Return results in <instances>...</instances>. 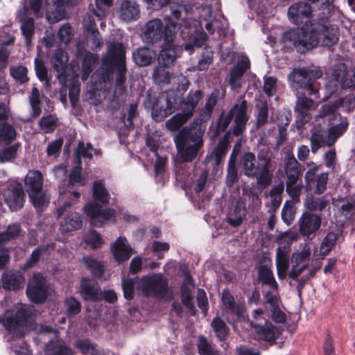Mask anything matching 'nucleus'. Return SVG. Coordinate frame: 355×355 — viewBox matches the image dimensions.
Here are the masks:
<instances>
[{
    "mask_svg": "<svg viewBox=\"0 0 355 355\" xmlns=\"http://www.w3.org/2000/svg\"><path fill=\"white\" fill-rule=\"evenodd\" d=\"M321 217L318 215L305 212L299 220L300 232L306 237L314 234L321 225Z\"/></svg>",
    "mask_w": 355,
    "mask_h": 355,
    "instance_id": "obj_25",
    "label": "nucleus"
},
{
    "mask_svg": "<svg viewBox=\"0 0 355 355\" xmlns=\"http://www.w3.org/2000/svg\"><path fill=\"white\" fill-rule=\"evenodd\" d=\"M212 112V110L204 107L199 117L189 126L182 128L175 136V146L184 159L191 160L198 155L203 146L202 137L205 130L203 123L211 118Z\"/></svg>",
    "mask_w": 355,
    "mask_h": 355,
    "instance_id": "obj_1",
    "label": "nucleus"
},
{
    "mask_svg": "<svg viewBox=\"0 0 355 355\" xmlns=\"http://www.w3.org/2000/svg\"><path fill=\"white\" fill-rule=\"evenodd\" d=\"M83 261L94 277L100 278L103 276V266L99 261L87 256L84 257Z\"/></svg>",
    "mask_w": 355,
    "mask_h": 355,
    "instance_id": "obj_54",
    "label": "nucleus"
},
{
    "mask_svg": "<svg viewBox=\"0 0 355 355\" xmlns=\"http://www.w3.org/2000/svg\"><path fill=\"white\" fill-rule=\"evenodd\" d=\"M245 209L240 206H236L227 214L226 221L230 225L236 227L241 225L243 220L245 218Z\"/></svg>",
    "mask_w": 355,
    "mask_h": 355,
    "instance_id": "obj_48",
    "label": "nucleus"
},
{
    "mask_svg": "<svg viewBox=\"0 0 355 355\" xmlns=\"http://www.w3.org/2000/svg\"><path fill=\"white\" fill-rule=\"evenodd\" d=\"M270 162L265 159L260 171L257 172V184L261 189H264L270 185L272 180V173L270 169Z\"/></svg>",
    "mask_w": 355,
    "mask_h": 355,
    "instance_id": "obj_42",
    "label": "nucleus"
},
{
    "mask_svg": "<svg viewBox=\"0 0 355 355\" xmlns=\"http://www.w3.org/2000/svg\"><path fill=\"white\" fill-rule=\"evenodd\" d=\"M169 5L171 15L175 19L180 21L182 17L187 16L189 10L185 5L183 4V0H153V7H163Z\"/></svg>",
    "mask_w": 355,
    "mask_h": 355,
    "instance_id": "obj_27",
    "label": "nucleus"
},
{
    "mask_svg": "<svg viewBox=\"0 0 355 355\" xmlns=\"http://www.w3.org/2000/svg\"><path fill=\"white\" fill-rule=\"evenodd\" d=\"M3 196L11 210H17L24 205L25 193L21 182L9 180L3 191Z\"/></svg>",
    "mask_w": 355,
    "mask_h": 355,
    "instance_id": "obj_15",
    "label": "nucleus"
},
{
    "mask_svg": "<svg viewBox=\"0 0 355 355\" xmlns=\"http://www.w3.org/2000/svg\"><path fill=\"white\" fill-rule=\"evenodd\" d=\"M68 56L67 52L61 49H57L51 58V63L55 71L58 72V78L65 76L67 69Z\"/></svg>",
    "mask_w": 355,
    "mask_h": 355,
    "instance_id": "obj_35",
    "label": "nucleus"
},
{
    "mask_svg": "<svg viewBox=\"0 0 355 355\" xmlns=\"http://www.w3.org/2000/svg\"><path fill=\"white\" fill-rule=\"evenodd\" d=\"M155 57V53L148 47L138 48L132 52V59L140 67L149 65Z\"/></svg>",
    "mask_w": 355,
    "mask_h": 355,
    "instance_id": "obj_37",
    "label": "nucleus"
},
{
    "mask_svg": "<svg viewBox=\"0 0 355 355\" xmlns=\"http://www.w3.org/2000/svg\"><path fill=\"white\" fill-rule=\"evenodd\" d=\"M2 282L5 289L14 291L21 287L25 278L20 271L9 270L3 273Z\"/></svg>",
    "mask_w": 355,
    "mask_h": 355,
    "instance_id": "obj_31",
    "label": "nucleus"
},
{
    "mask_svg": "<svg viewBox=\"0 0 355 355\" xmlns=\"http://www.w3.org/2000/svg\"><path fill=\"white\" fill-rule=\"evenodd\" d=\"M113 69H116V86L121 90H125V83L126 80V65H119L108 67V71H112Z\"/></svg>",
    "mask_w": 355,
    "mask_h": 355,
    "instance_id": "obj_60",
    "label": "nucleus"
},
{
    "mask_svg": "<svg viewBox=\"0 0 355 355\" xmlns=\"http://www.w3.org/2000/svg\"><path fill=\"white\" fill-rule=\"evenodd\" d=\"M329 204V200L324 197H314L313 196L307 198L306 205L309 210L312 211H322Z\"/></svg>",
    "mask_w": 355,
    "mask_h": 355,
    "instance_id": "obj_52",
    "label": "nucleus"
},
{
    "mask_svg": "<svg viewBox=\"0 0 355 355\" xmlns=\"http://www.w3.org/2000/svg\"><path fill=\"white\" fill-rule=\"evenodd\" d=\"M202 96L203 94L200 89H191L178 103V110H181V112L175 114L166 121L165 125L167 130L179 132L182 125L193 116L198 102Z\"/></svg>",
    "mask_w": 355,
    "mask_h": 355,
    "instance_id": "obj_6",
    "label": "nucleus"
},
{
    "mask_svg": "<svg viewBox=\"0 0 355 355\" xmlns=\"http://www.w3.org/2000/svg\"><path fill=\"white\" fill-rule=\"evenodd\" d=\"M241 164L244 174L252 178L257 176L259 168L255 155L252 153H245L241 158Z\"/></svg>",
    "mask_w": 355,
    "mask_h": 355,
    "instance_id": "obj_41",
    "label": "nucleus"
},
{
    "mask_svg": "<svg viewBox=\"0 0 355 355\" xmlns=\"http://www.w3.org/2000/svg\"><path fill=\"white\" fill-rule=\"evenodd\" d=\"M103 65L107 67L125 64V54L121 43L110 44L107 54L102 60Z\"/></svg>",
    "mask_w": 355,
    "mask_h": 355,
    "instance_id": "obj_24",
    "label": "nucleus"
},
{
    "mask_svg": "<svg viewBox=\"0 0 355 355\" xmlns=\"http://www.w3.org/2000/svg\"><path fill=\"white\" fill-rule=\"evenodd\" d=\"M65 314L73 317L78 314L82 308L80 302L74 297H70L64 300Z\"/></svg>",
    "mask_w": 355,
    "mask_h": 355,
    "instance_id": "obj_56",
    "label": "nucleus"
},
{
    "mask_svg": "<svg viewBox=\"0 0 355 355\" xmlns=\"http://www.w3.org/2000/svg\"><path fill=\"white\" fill-rule=\"evenodd\" d=\"M94 198L101 202L99 205L96 202H89L85 205L84 211L90 218L93 226L101 227L107 223H115L116 211L113 209L107 208L102 209V206H105L109 202L110 194L101 180H96L93 184Z\"/></svg>",
    "mask_w": 355,
    "mask_h": 355,
    "instance_id": "obj_4",
    "label": "nucleus"
},
{
    "mask_svg": "<svg viewBox=\"0 0 355 355\" xmlns=\"http://www.w3.org/2000/svg\"><path fill=\"white\" fill-rule=\"evenodd\" d=\"M85 241L93 249L101 248L103 243L101 234L95 230H91L85 236Z\"/></svg>",
    "mask_w": 355,
    "mask_h": 355,
    "instance_id": "obj_63",
    "label": "nucleus"
},
{
    "mask_svg": "<svg viewBox=\"0 0 355 355\" xmlns=\"http://www.w3.org/2000/svg\"><path fill=\"white\" fill-rule=\"evenodd\" d=\"M337 32L338 28L326 26H322L318 33L312 28L310 33H303L299 43L306 49L316 46L319 42H321L322 45L330 47L338 40Z\"/></svg>",
    "mask_w": 355,
    "mask_h": 355,
    "instance_id": "obj_8",
    "label": "nucleus"
},
{
    "mask_svg": "<svg viewBox=\"0 0 355 355\" xmlns=\"http://www.w3.org/2000/svg\"><path fill=\"white\" fill-rule=\"evenodd\" d=\"M322 74V71L320 67L295 69L292 73H290V80H292L301 88L306 90L308 94L315 95L318 93V89L315 87L314 82Z\"/></svg>",
    "mask_w": 355,
    "mask_h": 355,
    "instance_id": "obj_10",
    "label": "nucleus"
},
{
    "mask_svg": "<svg viewBox=\"0 0 355 355\" xmlns=\"http://www.w3.org/2000/svg\"><path fill=\"white\" fill-rule=\"evenodd\" d=\"M264 301L266 306H269L272 320L277 323L284 322L286 319V315L285 313L280 309L278 295L266 298Z\"/></svg>",
    "mask_w": 355,
    "mask_h": 355,
    "instance_id": "obj_40",
    "label": "nucleus"
},
{
    "mask_svg": "<svg viewBox=\"0 0 355 355\" xmlns=\"http://www.w3.org/2000/svg\"><path fill=\"white\" fill-rule=\"evenodd\" d=\"M48 6V0H29L28 6H24L21 12L26 15L31 12L35 16L41 17L44 12H49Z\"/></svg>",
    "mask_w": 355,
    "mask_h": 355,
    "instance_id": "obj_44",
    "label": "nucleus"
},
{
    "mask_svg": "<svg viewBox=\"0 0 355 355\" xmlns=\"http://www.w3.org/2000/svg\"><path fill=\"white\" fill-rule=\"evenodd\" d=\"M164 19L166 21L165 25L159 18L150 19L144 24L141 33L144 42L155 44L163 40L164 42H172L178 30L183 26H187L185 17L178 21L173 17L166 15Z\"/></svg>",
    "mask_w": 355,
    "mask_h": 355,
    "instance_id": "obj_2",
    "label": "nucleus"
},
{
    "mask_svg": "<svg viewBox=\"0 0 355 355\" xmlns=\"http://www.w3.org/2000/svg\"><path fill=\"white\" fill-rule=\"evenodd\" d=\"M74 347L78 349L84 355H99V351L96 348V345L87 338L76 340Z\"/></svg>",
    "mask_w": 355,
    "mask_h": 355,
    "instance_id": "obj_50",
    "label": "nucleus"
},
{
    "mask_svg": "<svg viewBox=\"0 0 355 355\" xmlns=\"http://www.w3.org/2000/svg\"><path fill=\"white\" fill-rule=\"evenodd\" d=\"M325 132L318 130L314 132L311 136V148L313 153H316L322 146H325Z\"/></svg>",
    "mask_w": 355,
    "mask_h": 355,
    "instance_id": "obj_59",
    "label": "nucleus"
},
{
    "mask_svg": "<svg viewBox=\"0 0 355 355\" xmlns=\"http://www.w3.org/2000/svg\"><path fill=\"white\" fill-rule=\"evenodd\" d=\"M43 175L38 170L29 171L25 178V186L35 208L43 211L49 203V197L43 191Z\"/></svg>",
    "mask_w": 355,
    "mask_h": 355,
    "instance_id": "obj_7",
    "label": "nucleus"
},
{
    "mask_svg": "<svg viewBox=\"0 0 355 355\" xmlns=\"http://www.w3.org/2000/svg\"><path fill=\"white\" fill-rule=\"evenodd\" d=\"M271 259L263 258L258 267V282L261 284L263 299L278 295V284L275 279Z\"/></svg>",
    "mask_w": 355,
    "mask_h": 355,
    "instance_id": "obj_11",
    "label": "nucleus"
},
{
    "mask_svg": "<svg viewBox=\"0 0 355 355\" xmlns=\"http://www.w3.org/2000/svg\"><path fill=\"white\" fill-rule=\"evenodd\" d=\"M38 126L43 133H52L58 126V119L55 114L43 116L38 122Z\"/></svg>",
    "mask_w": 355,
    "mask_h": 355,
    "instance_id": "obj_45",
    "label": "nucleus"
},
{
    "mask_svg": "<svg viewBox=\"0 0 355 355\" xmlns=\"http://www.w3.org/2000/svg\"><path fill=\"white\" fill-rule=\"evenodd\" d=\"M221 300L224 309L226 311L237 316H240L242 314L243 306L236 302L234 296L229 289L225 288L223 290Z\"/></svg>",
    "mask_w": 355,
    "mask_h": 355,
    "instance_id": "obj_34",
    "label": "nucleus"
},
{
    "mask_svg": "<svg viewBox=\"0 0 355 355\" xmlns=\"http://www.w3.org/2000/svg\"><path fill=\"white\" fill-rule=\"evenodd\" d=\"M46 355H72V349L62 340H50L44 348Z\"/></svg>",
    "mask_w": 355,
    "mask_h": 355,
    "instance_id": "obj_39",
    "label": "nucleus"
},
{
    "mask_svg": "<svg viewBox=\"0 0 355 355\" xmlns=\"http://www.w3.org/2000/svg\"><path fill=\"white\" fill-rule=\"evenodd\" d=\"M256 338L269 343H275L281 334V331L268 321L266 320L264 325L253 324Z\"/></svg>",
    "mask_w": 355,
    "mask_h": 355,
    "instance_id": "obj_23",
    "label": "nucleus"
},
{
    "mask_svg": "<svg viewBox=\"0 0 355 355\" xmlns=\"http://www.w3.org/2000/svg\"><path fill=\"white\" fill-rule=\"evenodd\" d=\"M78 292L85 301L98 302L103 300L101 288L98 282L92 279L83 277Z\"/></svg>",
    "mask_w": 355,
    "mask_h": 355,
    "instance_id": "obj_20",
    "label": "nucleus"
},
{
    "mask_svg": "<svg viewBox=\"0 0 355 355\" xmlns=\"http://www.w3.org/2000/svg\"><path fill=\"white\" fill-rule=\"evenodd\" d=\"M119 17L128 23L138 20L140 17L139 5L133 1H123L119 10Z\"/></svg>",
    "mask_w": 355,
    "mask_h": 355,
    "instance_id": "obj_29",
    "label": "nucleus"
},
{
    "mask_svg": "<svg viewBox=\"0 0 355 355\" xmlns=\"http://www.w3.org/2000/svg\"><path fill=\"white\" fill-rule=\"evenodd\" d=\"M19 144H15L0 150V162L5 163L14 159L16 157Z\"/></svg>",
    "mask_w": 355,
    "mask_h": 355,
    "instance_id": "obj_61",
    "label": "nucleus"
},
{
    "mask_svg": "<svg viewBox=\"0 0 355 355\" xmlns=\"http://www.w3.org/2000/svg\"><path fill=\"white\" fill-rule=\"evenodd\" d=\"M26 294L32 302L41 304L45 302L48 296L46 278L40 273H34L28 283Z\"/></svg>",
    "mask_w": 355,
    "mask_h": 355,
    "instance_id": "obj_16",
    "label": "nucleus"
},
{
    "mask_svg": "<svg viewBox=\"0 0 355 355\" xmlns=\"http://www.w3.org/2000/svg\"><path fill=\"white\" fill-rule=\"evenodd\" d=\"M80 197L77 191H63L58 198L59 207L57 209L58 218L64 216L60 224V230L62 233L80 229L83 225V216L76 211H71V207L76 204Z\"/></svg>",
    "mask_w": 355,
    "mask_h": 355,
    "instance_id": "obj_5",
    "label": "nucleus"
},
{
    "mask_svg": "<svg viewBox=\"0 0 355 355\" xmlns=\"http://www.w3.org/2000/svg\"><path fill=\"white\" fill-rule=\"evenodd\" d=\"M338 238V234L333 232H329L324 238L320 245V255L324 257L329 254L335 246Z\"/></svg>",
    "mask_w": 355,
    "mask_h": 355,
    "instance_id": "obj_51",
    "label": "nucleus"
},
{
    "mask_svg": "<svg viewBox=\"0 0 355 355\" xmlns=\"http://www.w3.org/2000/svg\"><path fill=\"white\" fill-rule=\"evenodd\" d=\"M304 168L290 155V198L294 202L299 200L303 189L302 175Z\"/></svg>",
    "mask_w": 355,
    "mask_h": 355,
    "instance_id": "obj_17",
    "label": "nucleus"
},
{
    "mask_svg": "<svg viewBox=\"0 0 355 355\" xmlns=\"http://www.w3.org/2000/svg\"><path fill=\"white\" fill-rule=\"evenodd\" d=\"M113 1L114 0H96V8L94 9V14L100 19L104 17L109 8L112 6Z\"/></svg>",
    "mask_w": 355,
    "mask_h": 355,
    "instance_id": "obj_62",
    "label": "nucleus"
},
{
    "mask_svg": "<svg viewBox=\"0 0 355 355\" xmlns=\"http://www.w3.org/2000/svg\"><path fill=\"white\" fill-rule=\"evenodd\" d=\"M139 286L146 297L164 298L168 293V282L160 273L143 276L139 281Z\"/></svg>",
    "mask_w": 355,
    "mask_h": 355,
    "instance_id": "obj_9",
    "label": "nucleus"
},
{
    "mask_svg": "<svg viewBox=\"0 0 355 355\" xmlns=\"http://www.w3.org/2000/svg\"><path fill=\"white\" fill-rule=\"evenodd\" d=\"M29 103L32 109V116H38L42 113L40 94L37 87H33L28 96Z\"/></svg>",
    "mask_w": 355,
    "mask_h": 355,
    "instance_id": "obj_55",
    "label": "nucleus"
},
{
    "mask_svg": "<svg viewBox=\"0 0 355 355\" xmlns=\"http://www.w3.org/2000/svg\"><path fill=\"white\" fill-rule=\"evenodd\" d=\"M18 19L21 22V31L25 38L26 45L29 48L32 44V38L35 33L34 19L28 17L26 13L18 12Z\"/></svg>",
    "mask_w": 355,
    "mask_h": 355,
    "instance_id": "obj_32",
    "label": "nucleus"
},
{
    "mask_svg": "<svg viewBox=\"0 0 355 355\" xmlns=\"http://www.w3.org/2000/svg\"><path fill=\"white\" fill-rule=\"evenodd\" d=\"M211 326L215 336L219 340L223 341L227 338L230 329L223 320L219 317H215L211 323Z\"/></svg>",
    "mask_w": 355,
    "mask_h": 355,
    "instance_id": "obj_49",
    "label": "nucleus"
},
{
    "mask_svg": "<svg viewBox=\"0 0 355 355\" xmlns=\"http://www.w3.org/2000/svg\"><path fill=\"white\" fill-rule=\"evenodd\" d=\"M113 256L116 261L123 262L130 259L132 249L125 236H120L111 247Z\"/></svg>",
    "mask_w": 355,
    "mask_h": 355,
    "instance_id": "obj_28",
    "label": "nucleus"
},
{
    "mask_svg": "<svg viewBox=\"0 0 355 355\" xmlns=\"http://www.w3.org/2000/svg\"><path fill=\"white\" fill-rule=\"evenodd\" d=\"M316 105L315 102L309 98L304 96L297 97L295 107V112H302L309 113L312 110H315Z\"/></svg>",
    "mask_w": 355,
    "mask_h": 355,
    "instance_id": "obj_57",
    "label": "nucleus"
},
{
    "mask_svg": "<svg viewBox=\"0 0 355 355\" xmlns=\"http://www.w3.org/2000/svg\"><path fill=\"white\" fill-rule=\"evenodd\" d=\"M17 132L8 123H0V146L8 145L15 139Z\"/></svg>",
    "mask_w": 355,
    "mask_h": 355,
    "instance_id": "obj_46",
    "label": "nucleus"
},
{
    "mask_svg": "<svg viewBox=\"0 0 355 355\" xmlns=\"http://www.w3.org/2000/svg\"><path fill=\"white\" fill-rule=\"evenodd\" d=\"M182 53V49L180 46L164 42L159 55V60L165 67H171L180 57Z\"/></svg>",
    "mask_w": 355,
    "mask_h": 355,
    "instance_id": "obj_26",
    "label": "nucleus"
},
{
    "mask_svg": "<svg viewBox=\"0 0 355 355\" xmlns=\"http://www.w3.org/2000/svg\"><path fill=\"white\" fill-rule=\"evenodd\" d=\"M27 321V312L23 307L17 309L15 313L7 311L0 315V323L9 333L19 338L22 337V334L19 329L26 324Z\"/></svg>",
    "mask_w": 355,
    "mask_h": 355,
    "instance_id": "obj_12",
    "label": "nucleus"
},
{
    "mask_svg": "<svg viewBox=\"0 0 355 355\" xmlns=\"http://www.w3.org/2000/svg\"><path fill=\"white\" fill-rule=\"evenodd\" d=\"M166 67L164 65H158L154 68L152 73L155 84L160 87L169 84L173 78V73L168 71Z\"/></svg>",
    "mask_w": 355,
    "mask_h": 355,
    "instance_id": "obj_43",
    "label": "nucleus"
},
{
    "mask_svg": "<svg viewBox=\"0 0 355 355\" xmlns=\"http://www.w3.org/2000/svg\"><path fill=\"white\" fill-rule=\"evenodd\" d=\"M98 62V55L89 51H85L82 60L81 79L85 81L88 79Z\"/></svg>",
    "mask_w": 355,
    "mask_h": 355,
    "instance_id": "obj_38",
    "label": "nucleus"
},
{
    "mask_svg": "<svg viewBox=\"0 0 355 355\" xmlns=\"http://www.w3.org/2000/svg\"><path fill=\"white\" fill-rule=\"evenodd\" d=\"M156 157V161L154 165L156 182L164 184L168 180V177L166 173L165 167L167 163V157L160 156L159 154Z\"/></svg>",
    "mask_w": 355,
    "mask_h": 355,
    "instance_id": "obj_47",
    "label": "nucleus"
},
{
    "mask_svg": "<svg viewBox=\"0 0 355 355\" xmlns=\"http://www.w3.org/2000/svg\"><path fill=\"white\" fill-rule=\"evenodd\" d=\"M327 5L324 0H306L295 3L290 6V17L294 19L296 24L298 23L299 19L302 23V18H310L313 12Z\"/></svg>",
    "mask_w": 355,
    "mask_h": 355,
    "instance_id": "obj_14",
    "label": "nucleus"
},
{
    "mask_svg": "<svg viewBox=\"0 0 355 355\" xmlns=\"http://www.w3.org/2000/svg\"><path fill=\"white\" fill-rule=\"evenodd\" d=\"M288 231L279 234L277 239L278 248L276 252V266L278 276L285 278L288 268V240L286 236Z\"/></svg>",
    "mask_w": 355,
    "mask_h": 355,
    "instance_id": "obj_19",
    "label": "nucleus"
},
{
    "mask_svg": "<svg viewBox=\"0 0 355 355\" xmlns=\"http://www.w3.org/2000/svg\"><path fill=\"white\" fill-rule=\"evenodd\" d=\"M330 85L336 87L335 91L345 88L355 87V67L347 73L345 64H343L336 67L332 73V77L329 81Z\"/></svg>",
    "mask_w": 355,
    "mask_h": 355,
    "instance_id": "obj_18",
    "label": "nucleus"
},
{
    "mask_svg": "<svg viewBox=\"0 0 355 355\" xmlns=\"http://www.w3.org/2000/svg\"><path fill=\"white\" fill-rule=\"evenodd\" d=\"M198 351L200 355H220L211 343L203 336H200L198 340Z\"/></svg>",
    "mask_w": 355,
    "mask_h": 355,
    "instance_id": "obj_53",
    "label": "nucleus"
},
{
    "mask_svg": "<svg viewBox=\"0 0 355 355\" xmlns=\"http://www.w3.org/2000/svg\"><path fill=\"white\" fill-rule=\"evenodd\" d=\"M27 73L28 70L26 67L24 66L20 65L10 68L11 76L21 84L28 81Z\"/></svg>",
    "mask_w": 355,
    "mask_h": 355,
    "instance_id": "obj_64",
    "label": "nucleus"
},
{
    "mask_svg": "<svg viewBox=\"0 0 355 355\" xmlns=\"http://www.w3.org/2000/svg\"><path fill=\"white\" fill-rule=\"evenodd\" d=\"M230 138V132H227L212 150L210 159H214L216 165H219L225 157L229 148Z\"/></svg>",
    "mask_w": 355,
    "mask_h": 355,
    "instance_id": "obj_33",
    "label": "nucleus"
},
{
    "mask_svg": "<svg viewBox=\"0 0 355 355\" xmlns=\"http://www.w3.org/2000/svg\"><path fill=\"white\" fill-rule=\"evenodd\" d=\"M247 101L243 100L236 103L227 112H222L212 132L211 139L217 138L221 133L230 132V135L240 136L245 130L249 115L247 112Z\"/></svg>",
    "mask_w": 355,
    "mask_h": 355,
    "instance_id": "obj_3",
    "label": "nucleus"
},
{
    "mask_svg": "<svg viewBox=\"0 0 355 355\" xmlns=\"http://www.w3.org/2000/svg\"><path fill=\"white\" fill-rule=\"evenodd\" d=\"M182 94H179L178 92L174 89H168L166 92V106H159L156 102L152 110V116L157 122L162 121L168 116L172 114L175 111L178 110V103L180 102Z\"/></svg>",
    "mask_w": 355,
    "mask_h": 355,
    "instance_id": "obj_13",
    "label": "nucleus"
},
{
    "mask_svg": "<svg viewBox=\"0 0 355 355\" xmlns=\"http://www.w3.org/2000/svg\"><path fill=\"white\" fill-rule=\"evenodd\" d=\"M177 150L178 159L175 162V179L178 182L183 183L184 185L188 186L189 184L191 169L187 167V164H186V162L193 161L197 155L191 160H185L181 157L178 148Z\"/></svg>",
    "mask_w": 355,
    "mask_h": 355,
    "instance_id": "obj_30",
    "label": "nucleus"
},
{
    "mask_svg": "<svg viewBox=\"0 0 355 355\" xmlns=\"http://www.w3.org/2000/svg\"><path fill=\"white\" fill-rule=\"evenodd\" d=\"M311 255L310 246L305 243L302 251L294 252L291 258L292 270H290V278H297L308 266V261Z\"/></svg>",
    "mask_w": 355,
    "mask_h": 355,
    "instance_id": "obj_22",
    "label": "nucleus"
},
{
    "mask_svg": "<svg viewBox=\"0 0 355 355\" xmlns=\"http://www.w3.org/2000/svg\"><path fill=\"white\" fill-rule=\"evenodd\" d=\"M55 248V243H49L46 245H39L33 250L30 257L26 259L24 264L25 269L30 268L36 265L40 260L41 257L46 254L49 250H54Z\"/></svg>",
    "mask_w": 355,
    "mask_h": 355,
    "instance_id": "obj_36",
    "label": "nucleus"
},
{
    "mask_svg": "<svg viewBox=\"0 0 355 355\" xmlns=\"http://www.w3.org/2000/svg\"><path fill=\"white\" fill-rule=\"evenodd\" d=\"M250 67V61L246 55H242L232 67L228 83L232 90H236L241 87L243 76Z\"/></svg>",
    "mask_w": 355,
    "mask_h": 355,
    "instance_id": "obj_21",
    "label": "nucleus"
},
{
    "mask_svg": "<svg viewBox=\"0 0 355 355\" xmlns=\"http://www.w3.org/2000/svg\"><path fill=\"white\" fill-rule=\"evenodd\" d=\"M95 151L92 145L89 143L85 144L83 142H79L78 148L76 151V156L78 161V164H80L81 158L87 159L90 160L93 157V153Z\"/></svg>",
    "mask_w": 355,
    "mask_h": 355,
    "instance_id": "obj_58",
    "label": "nucleus"
}]
</instances>
